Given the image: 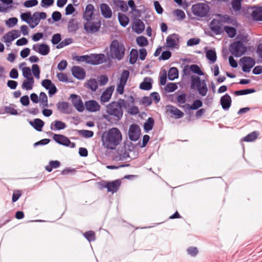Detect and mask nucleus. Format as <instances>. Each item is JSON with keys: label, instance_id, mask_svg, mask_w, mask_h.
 Returning <instances> with one entry per match:
<instances>
[{"label": "nucleus", "instance_id": "f257e3e1", "mask_svg": "<svg viewBox=\"0 0 262 262\" xmlns=\"http://www.w3.org/2000/svg\"><path fill=\"white\" fill-rule=\"evenodd\" d=\"M103 145L107 149H115V128H112L102 136Z\"/></svg>", "mask_w": 262, "mask_h": 262}, {"label": "nucleus", "instance_id": "f03ea898", "mask_svg": "<svg viewBox=\"0 0 262 262\" xmlns=\"http://www.w3.org/2000/svg\"><path fill=\"white\" fill-rule=\"evenodd\" d=\"M192 89L196 88L199 94L202 96L206 95L208 89L204 80H201L200 78L196 76H192L191 77V85Z\"/></svg>", "mask_w": 262, "mask_h": 262}, {"label": "nucleus", "instance_id": "7ed1b4c3", "mask_svg": "<svg viewBox=\"0 0 262 262\" xmlns=\"http://www.w3.org/2000/svg\"><path fill=\"white\" fill-rule=\"evenodd\" d=\"M210 10L209 6L205 3H197L192 6L193 14L197 16L203 17L206 16Z\"/></svg>", "mask_w": 262, "mask_h": 262}, {"label": "nucleus", "instance_id": "20e7f679", "mask_svg": "<svg viewBox=\"0 0 262 262\" xmlns=\"http://www.w3.org/2000/svg\"><path fill=\"white\" fill-rule=\"evenodd\" d=\"M247 51V48L239 41L233 42L230 47V51L235 57H240Z\"/></svg>", "mask_w": 262, "mask_h": 262}, {"label": "nucleus", "instance_id": "39448f33", "mask_svg": "<svg viewBox=\"0 0 262 262\" xmlns=\"http://www.w3.org/2000/svg\"><path fill=\"white\" fill-rule=\"evenodd\" d=\"M101 26L99 20H91L87 21L84 24V29L88 33H94L99 31Z\"/></svg>", "mask_w": 262, "mask_h": 262}, {"label": "nucleus", "instance_id": "423d86ee", "mask_svg": "<svg viewBox=\"0 0 262 262\" xmlns=\"http://www.w3.org/2000/svg\"><path fill=\"white\" fill-rule=\"evenodd\" d=\"M53 139L59 144L65 146H69L71 148H74L75 147V144L73 142H71L69 138L64 135L54 134L53 137Z\"/></svg>", "mask_w": 262, "mask_h": 262}, {"label": "nucleus", "instance_id": "0eeeda50", "mask_svg": "<svg viewBox=\"0 0 262 262\" xmlns=\"http://www.w3.org/2000/svg\"><path fill=\"white\" fill-rule=\"evenodd\" d=\"M46 17L47 14L45 12H34L32 15H31L30 27L31 28H35L39 24L40 19H45Z\"/></svg>", "mask_w": 262, "mask_h": 262}, {"label": "nucleus", "instance_id": "6e6552de", "mask_svg": "<svg viewBox=\"0 0 262 262\" xmlns=\"http://www.w3.org/2000/svg\"><path fill=\"white\" fill-rule=\"evenodd\" d=\"M240 61L243 64L242 70L244 72H249L255 64V60L250 57H243Z\"/></svg>", "mask_w": 262, "mask_h": 262}, {"label": "nucleus", "instance_id": "1a4fd4ad", "mask_svg": "<svg viewBox=\"0 0 262 262\" xmlns=\"http://www.w3.org/2000/svg\"><path fill=\"white\" fill-rule=\"evenodd\" d=\"M106 61L103 54H91L89 55V64L98 65Z\"/></svg>", "mask_w": 262, "mask_h": 262}, {"label": "nucleus", "instance_id": "9d476101", "mask_svg": "<svg viewBox=\"0 0 262 262\" xmlns=\"http://www.w3.org/2000/svg\"><path fill=\"white\" fill-rule=\"evenodd\" d=\"M129 75L128 71L124 70L123 71L120 78V81L117 85V91L120 94H122L124 92V88L126 84L127 79Z\"/></svg>", "mask_w": 262, "mask_h": 262}, {"label": "nucleus", "instance_id": "9b49d317", "mask_svg": "<svg viewBox=\"0 0 262 262\" xmlns=\"http://www.w3.org/2000/svg\"><path fill=\"white\" fill-rule=\"evenodd\" d=\"M166 42L168 48L178 49L179 48V36L177 34L169 35L167 36Z\"/></svg>", "mask_w": 262, "mask_h": 262}, {"label": "nucleus", "instance_id": "f8f14e48", "mask_svg": "<svg viewBox=\"0 0 262 262\" xmlns=\"http://www.w3.org/2000/svg\"><path fill=\"white\" fill-rule=\"evenodd\" d=\"M129 138L130 140L136 141L138 140L140 135V128L137 124L130 126L128 132Z\"/></svg>", "mask_w": 262, "mask_h": 262}, {"label": "nucleus", "instance_id": "ddd939ff", "mask_svg": "<svg viewBox=\"0 0 262 262\" xmlns=\"http://www.w3.org/2000/svg\"><path fill=\"white\" fill-rule=\"evenodd\" d=\"M70 98L71 99L73 105L77 111L79 112H83L84 109V107L80 97L77 95L72 94L70 96Z\"/></svg>", "mask_w": 262, "mask_h": 262}, {"label": "nucleus", "instance_id": "4468645a", "mask_svg": "<svg viewBox=\"0 0 262 262\" xmlns=\"http://www.w3.org/2000/svg\"><path fill=\"white\" fill-rule=\"evenodd\" d=\"M32 49L41 55H47L50 52V47L45 43L35 44L33 46Z\"/></svg>", "mask_w": 262, "mask_h": 262}, {"label": "nucleus", "instance_id": "2eb2a0df", "mask_svg": "<svg viewBox=\"0 0 262 262\" xmlns=\"http://www.w3.org/2000/svg\"><path fill=\"white\" fill-rule=\"evenodd\" d=\"M57 107L58 111L63 114H69L72 113L71 105L67 102H59L57 104Z\"/></svg>", "mask_w": 262, "mask_h": 262}, {"label": "nucleus", "instance_id": "dca6fc26", "mask_svg": "<svg viewBox=\"0 0 262 262\" xmlns=\"http://www.w3.org/2000/svg\"><path fill=\"white\" fill-rule=\"evenodd\" d=\"M167 112L176 119L181 118L184 116V113L181 110L172 105L167 106Z\"/></svg>", "mask_w": 262, "mask_h": 262}, {"label": "nucleus", "instance_id": "f3484780", "mask_svg": "<svg viewBox=\"0 0 262 262\" xmlns=\"http://www.w3.org/2000/svg\"><path fill=\"white\" fill-rule=\"evenodd\" d=\"M125 48L123 44L118 42L116 40V59L120 60L122 59L125 54Z\"/></svg>", "mask_w": 262, "mask_h": 262}, {"label": "nucleus", "instance_id": "a211bd4d", "mask_svg": "<svg viewBox=\"0 0 262 262\" xmlns=\"http://www.w3.org/2000/svg\"><path fill=\"white\" fill-rule=\"evenodd\" d=\"M98 185L101 189L106 188L108 192H111L114 193L115 191V181L108 182L102 181L98 183Z\"/></svg>", "mask_w": 262, "mask_h": 262}, {"label": "nucleus", "instance_id": "6ab92c4d", "mask_svg": "<svg viewBox=\"0 0 262 262\" xmlns=\"http://www.w3.org/2000/svg\"><path fill=\"white\" fill-rule=\"evenodd\" d=\"M106 113L107 114L103 115L104 118L108 122L112 123V117L115 116V102L113 101L106 106Z\"/></svg>", "mask_w": 262, "mask_h": 262}, {"label": "nucleus", "instance_id": "aec40b11", "mask_svg": "<svg viewBox=\"0 0 262 262\" xmlns=\"http://www.w3.org/2000/svg\"><path fill=\"white\" fill-rule=\"evenodd\" d=\"M73 75L78 79H83L85 77V73L82 68L78 66H74L72 69Z\"/></svg>", "mask_w": 262, "mask_h": 262}, {"label": "nucleus", "instance_id": "412c9836", "mask_svg": "<svg viewBox=\"0 0 262 262\" xmlns=\"http://www.w3.org/2000/svg\"><path fill=\"white\" fill-rule=\"evenodd\" d=\"M85 106L89 112H95L100 110V106L99 103L95 100H89L85 103Z\"/></svg>", "mask_w": 262, "mask_h": 262}, {"label": "nucleus", "instance_id": "4be33fe9", "mask_svg": "<svg viewBox=\"0 0 262 262\" xmlns=\"http://www.w3.org/2000/svg\"><path fill=\"white\" fill-rule=\"evenodd\" d=\"M117 104L119 107V108H116V118H117V120H119L123 115L122 108H127V103L124 100L120 99L117 102Z\"/></svg>", "mask_w": 262, "mask_h": 262}, {"label": "nucleus", "instance_id": "5701e85b", "mask_svg": "<svg viewBox=\"0 0 262 262\" xmlns=\"http://www.w3.org/2000/svg\"><path fill=\"white\" fill-rule=\"evenodd\" d=\"M132 29L134 31L138 34H141L145 29V26L143 21L140 19H136L133 23Z\"/></svg>", "mask_w": 262, "mask_h": 262}, {"label": "nucleus", "instance_id": "b1692460", "mask_svg": "<svg viewBox=\"0 0 262 262\" xmlns=\"http://www.w3.org/2000/svg\"><path fill=\"white\" fill-rule=\"evenodd\" d=\"M94 7L91 4H88L86 7L83 14V18L87 20H92V16L94 13Z\"/></svg>", "mask_w": 262, "mask_h": 262}, {"label": "nucleus", "instance_id": "393cba45", "mask_svg": "<svg viewBox=\"0 0 262 262\" xmlns=\"http://www.w3.org/2000/svg\"><path fill=\"white\" fill-rule=\"evenodd\" d=\"M113 91V86H110L106 89V90L103 92L100 97L101 101L103 103L108 101L112 96Z\"/></svg>", "mask_w": 262, "mask_h": 262}, {"label": "nucleus", "instance_id": "a878e982", "mask_svg": "<svg viewBox=\"0 0 262 262\" xmlns=\"http://www.w3.org/2000/svg\"><path fill=\"white\" fill-rule=\"evenodd\" d=\"M210 30L216 34H219L222 32V27L220 25L219 20L213 19L210 24Z\"/></svg>", "mask_w": 262, "mask_h": 262}, {"label": "nucleus", "instance_id": "bb28decb", "mask_svg": "<svg viewBox=\"0 0 262 262\" xmlns=\"http://www.w3.org/2000/svg\"><path fill=\"white\" fill-rule=\"evenodd\" d=\"M231 104V98L228 94H226L221 98V104L223 109H228L230 107Z\"/></svg>", "mask_w": 262, "mask_h": 262}, {"label": "nucleus", "instance_id": "cd10ccee", "mask_svg": "<svg viewBox=\"0 0 262 262\" xmlns=\"http://www.w3.org/2000/svg\"><path fill=\"white\" fill-rule=\"evenodd\" d=\"M66 127L65 123L59 120H55L51 124L50 129L52 130H61L66 128Z\"/></svg>", "mask_w": 262, "mask_h": 262}, {"label": "nucleus", "instance_id": "c85d7f7f", "mask_svg": "<svg viewBox=\"0 0 262 262\" xmlns=\"http://www.w3.org/2000/svg\"><path fill=\"white\" fill-rule=\"evenodd\" d=\"M100 8L101 14L103 17L105 18H110L112 16V10L107 4H101Z\"/></svg>", "mask_w": 262, "mask_h": 262}, {"label": "nucleus", "instance_id": "c756f323", "mask_svg": "<svg viewBox=\"0 0 262 262\" xmlns=\"http://www.w3.org/2000/svg\"><path fill=\"white\" fill-rule=\"evenodd\" d=\"M79 29V24L74 19H70L68 24V30L70 33H75Z\"/></svg>", "mask_w": 262, "mask_h": 262}, {"label": "nucleus", "instance_id": "7c9ffc66", "mask_svg": "<svg viewBox=\"0 0 262 262\" xmlns=\"http://www.w3.org/2000/svg\"><path fill=\"white\" fill-rule=\"evenodd\" d=\"M252 17L254 20H262V8L256 7L252 12Z\"/></svg>", "mask_w": 262, "mask_h": 262}, {"label": "nucleus", "instance_id": "2f4dec72", "mask_svg": "<svg viewBox=\"0 0 262 262\" xmlns=\"http://www.w3.org/2000/svg\"><path fill=\"white\" fill-rule=\"evenodd\" d=\"M30 124L38 132L42 130V128L44 125L43 121L40 119H35L33 122H30Z\"/></svg>", "mask_w": 262, "mask_h": 262}, {"label": "nucleus", "instance_id": "473e14b6", "mask_svg": "<svg viewBox=\"0 0 262 262\" xmlns=\"http://www.w3.org/2000/svg\"><path fill=\"white\" fill-rule=\"evenodd\" d=\"M259 135V133L257 131H254L248 135H247L246 137H245L242 141L245 142H253L255 141Z\"/></svg>", "mask_w": 262, "mask_h": 262}, {"label": "nucleus", "instance_id": "72a5a7b5", "mask_svg": "<svg viewBox=\"0 0 262 262\" xmlns=\"http://www.w3.org/2000/svg\"><path fill=\"white\" fill-rule=\"evenodd\" d=\"M151 79L149 78H145L140 84V89L143 90H149L152 88V84L150 82Z\"/></svg>", "mask_w": 262, "mask_h": 262}, {"label": "nucleus", "instance_id": "f704fd0d", "mask_svg": "<svg viewBox=\"0 0 262 262\" xmlns=\"http://www.w3.org/2000/svg\"><path fill=\"white\" fill-rule=\"evenodd\" d=\"M34 83V79L25 80L21 85V88L27 91L31 90L33 89Z\"/></svg>", "mask_w": 262, "mask_h": 262}, {"label": "nucleus", "instance_id": "c9c22d12", "mask_svg": "<svg viewBox=\"0 0 262 262\" xmlns=\"http://www.w3.org/2000/svg\"><path fill=\"white\" fill-rule=\"evenodd\" d=\"M86 84L87 87L93 92H95L98 88V82L94 78H92L88 80Z\"/></svg>", "mask_w": 262, "mask_h": 262}, {"label": "nucleus", "instance_id": "e433bc0d", "mask_svg": "<svg viewBox=\"0 0 262 262\" xmlns=\"http://www.w3.org/2000/svg\"><path fill=\"white\" fill-rule=\"evenodd\" d=\"M203 105V103L200 100H195L191 105L186 104L185 106L188 110H196Z\"/></svg>", "mask_w": 262, "mask_h": 262}, {"label": "nucleus", "instance_id": "4c0bfd02", "mask_svg": "<svg viewBox=\"0 0 262 262\" xmlns=\"http://www.w3.org/2000/svg\"><path fill=\"white\" fill-rule=\"evenodd\" d=\"M118 16L120 25L124 27H126L129 23L128 17L126 15L120 13H118Z\"/></svg>", "mask_w": 262, "mask_h": 262}, {"label": "nucleus", "instance_id": "58836bf2", "mask_svg": "<svg viewBox=\"0 0 262 262\" xmlns=\"http://www.w3.org/2000/svg\"><path fill=\"white\" fill-rule=\"evenodd\" d=\"M178 70L177 68L172 67L170 68L168 73V78L169 80H174L178 77Z\"/></svg>", "mask_w": 262, "mask_h": 262}, {"label": "nucleus", "instance_id": "ea45409f", "mask_svg": "<svg viewBox=\"0 0 262 262\" xmlns=\"http://www.w3.org/2000/svg\"><path fill=\"white\" fill-rule=\"evenodd\" d=\"M154 125V120L152 118L149 117L147 119V121L144 123V128L146 132L151 130Z\"/></svg>", "mask_w": 262, "mask_h": 262}, {"label": "nucleus", "instance_id": "a19ab883", "mask_svg": "<svg viewBox=\"0 0 262 262\" xmlns=\"http://www.w3.org/2000/svg\"><path fill=\"white\" fill-rule=\"evenodd\" d=\"M206 56L207 58L212 63H214L216 60V54L215 52L212 50H209L206 52Z\"/></svg>", "mask_w": 262, "mask_h": 262}, {"label": "nucleus", "instance_id": "79ce46f5", "mask_svg": "<svg viewBox=\"0 0 262 262\" xmlns=\"http://www.w3.org/2000/svg\"><path fill=\"white\" fill-rule=\"evenodd\" d=\"M106 53L108 59L114 58V56L115 55V40H113L111 42L109 52L108 49L106 50Z\"/></svg>", "mask_w": 262, "mask_h": 262}, {"label": "nucleus", "instance_id": "37998d69", "mask_svg": "<svg viewBox=\"0 0 262 262\" xmlns=\"http://www.w3.org/2000/svg\"><path fill=\"white\" fill-rule=\"evenodd\" d=\"M60 163L58 161H51L49 164L45 168L48 172H51L53 168H57L60 166Z\"/></svg>", "mask_w": 262, "mask_h": 262}, {"label": "nucleus", "instance_id": "c03bdc74", "mask_svg": "<svg viewBox=\"0 0 262 262\" xmlns=\"http://www.w3.org/2000/svg\"><path fill=\"white\" fill-rule=\"evenodd\" d=\"M138 53L137 50L132 49L130 52L129 62L131 64H134L138 58Z\"/></svg>", "mask_w": 262, "mask_h": 262}, {"label": "nucleus", "instance_id": "a18cd8bd", "mask_svg": "<svg viewBox=\"0 0 262 262\" xmlns=\"http://www.w3.org/2000/svg\"><path fill=\"white\" fill-rule=\"evenodd\" d=\"M79 135L86 138H90L94 136V132L89 130H78Z\"/></svg>", "mask_w": 262, "mask_h": 262}, {"label": "nucleus", "instance_id": "49530a36", "mask_svg": "<svg viewBox=\"0 0 262 262\" xmlns=\"http://www.w3.org/2000/svg\"><path fill=\"white\" fill-rule=\"evenodd\" d=\"M136 42L140 47H145L148 45V40L147 38L143 36L137 37L136 39Z\"/></svg>", "mask_w": 262, "mask_h": 262}, {"label": "nucleus", "instance_id": "de8ad7c7", "mask_svg": "<svg viewBox=\"0 0 262 262\" xmlns=\"http://www.w3.org/2000/svg\"><path fill=\"white\" fill-rule=\"evenodd\" d=\"M39 100L43 107H48V97L46 94L44 92H41L39 94Z\"/></svg>", "mask_w": 262, "mask_h": 262}, {"label": "nucleus", "instance_id": "09e8293b", "mask_svg": "<svg viewBox=\"0 0 262 262\" xmlns=\"http://www.w3.org/2000/svg\"><path fill=\"white\" fill-rule=\"evenodd\" d=\"M225 31L226 32L228 36L233 38L235 36L236 34V29L232 27H225Z\"/></svg>", "mask_w": 262, "mask_h": 262}, {"label": "nucleus", "instance_id": "8fccbe9b", "mask_svg": "<svg viewBox=\"0 0 262 262\" xmlns=\"http://www.w3.org/2000/svg\"><path fill=\"white\" fill-rule=\"evenodd\" d=\"M255 92V90L253 89H245L242 90L236 91L234 92V94L236 96L247 95L251 94Z\"/></svg>", "mask_w": 262, "mask_h": 262}, {"label": "nucleus", "instance_id": "3c124183", "mask_svg": "<svg viewBox=\"0 0 262 262\" xmlns=\"http://www.w3.org/2000/svg\"><path fill=\"white\" fill-rule=\"evenodd\" d=\"M23 76L26 78L27 80L30 79H33L31 75V69L29 67H25L23 69Z\"/></svg>", "mask_w": 262, "mask_h": 262}, {"label": "nucleus", "instance_id": "603ef678", "mask_svg": "<svg viewBox=\"0 0 262 262\" xmlns=\"http://www.w3.org/2000/svg\"><path fill=\"white\" fill-rule=\"evenodd\" d=\"M117 5L120 7V10L123 12H126L128 10V7L126 4L123 1H116V6Z\"/></svg>", "mask_w": 262, "mask_h": 262}, {"label": "nucleus", "instance_id": "864d4df0", "mask_svg": "<svg viewBox=\"0 0 262 262\" xmlns=\"http://www.w3.org/2000/svg\"><path fill=\"white\" fill-rule=\"evenodd\" d=\"M32 71L33 75L37 79L40 77V70L39 66L37 64H34L32 66Z\"/></svg>", "mask_w": 262, "mask_h": 262}, {"label": "nucleus", "instance_id": "5fc2aeb1", "mask_svg": "<svg viewBox=\"0 0 262 262\" xmlns=\"http://www.w3.org/2000/svg\"><path fill=\"white\" fill-rule=\"evenodd\" d=\"M83 235L89 242L94 241L95 239V234L93 231L86 232Z\"/></svg>", "mask_w": 262, "mask_h": 262}, {"label": "nucleus", "instance_id": "6e6d98bb", "mask_svg": "<svg viewBox=\"0 0 262 262\" xmlns=\"http://www.w3.org/2000/svg\"><path fill=\"white\" fill-rule=\"evenodd\" d=\"M73 42V39L72 38H66L62 40L61 42H60L57 46V48L60 49L63 48L64 47L68 46Z\"/></svg>", "mask_w": 262, "mask_h": 262}, {"label": "nucleus", "instance_id": "4d7b16f0", "mask_svg": "<svg viewBox=\"0 0 262 262\" xmlns=\"http://www.w3.org/2000/svg\"><path fill=\"white\" fill-rule=\"evenodd\" d=\"M190 70L194 73L199 75H203L204 74L200 67L196 64H192L190 66Z\"/></svg>", "mask_w": 262, "mask_h": 262}, {"label": "nucleus", "instance_id": "13d9d810", "mask_svg": "<svg viewBox=\"0 0 262 262\" xmlns=\"http://www.w3.org/2000/svg\"><path fill=\"white\" fill-rule=\"evenodd\" d=\"M242 0H233L232 3V7L235 11H239L241 8V2Z\"/></svg>", "mask_w": 262, "mask_h": 262}, {"label": "nucleus", "instance_id": "bf43d9fd", "mask_svg": "<svg viewBox=\"0 0 262 262\" xmlns=\"http://www.w3.org/2000/svg\"><path fill=\"white\" fill-rule=\"evenodd\" d=\"M15 39V37H12L11 33L9 32L3 37V40L6 43H10Z\"/></svg>", "mask_w": 262, "mask_h": 262}, {"label": "nucleus", "instance_id": "052dcab7", "mask_svg": "<svg viewBox=\"0 0 262 262\" xmlns=\"http://www.w3.org/2000/svg\"><path fill=\"white\" fill-rule=\"evenodd\" d=\"M37 0H28L24 3V6L26 8H31L36 6L38 4Z\"/></svg>", "mask_w": 262, "mask_h": 262}, {"label": "nucleus", "instance_id": "680f3d73", "mask_svg": "<svg viewBox=\"0 0 262 262\" xmlns=\"http://www.w3.org/2000/svg\"><path fill=\"white\" fill-rule=\"evenodd\" d=\"M17 19L16 17H12L6 21V25L9 28L14 27L17 23Z\"/></svg>", "mask_w": 262, "mask_h": 262}, {"label": "nucleus", "instance_id": "e2e57ef3", "mask_svg": "<svg viewBox=\"0 0 262 262\" xmlns=\"http://www.w3.org/2000/svg\"><path fill=\"white\" fill-rule=\"evenodd\" d=\"M31 14L30 12L22 13L20 15L21 19L30 25Z\"/></svg>", "mask_w": 262, "mask_h": 262}, {"label": "nucleus", "instance_id": "0e129e2a", "mask_svg": "<svg viewBox=\"0 0 262 262\" xmlns=\"http://www.w3.org/2000/svg\"><path fill=\"white\" fill-rule=\"evenodd\" d=\"M61 39V35L59 33H57L53 35L51 42L53 45H57L59 43Z\"/></svg>", "mask_w": 262, "mask_h": 262}, {"label": "nucleus", "instance_id": "69168bd1", "mask_svg": "<svg viewBox=\"0 0 262 262\" xmlns=\"http://www.w3.org/2000/svg\"><path fill=\"white\" fill-rule=\"evenodd\" d=\"M175 15L180 19L182 20L186 17L185 14L183 11L180 9H177L174 11Z\"/></svg>", "mask_w": 262, "mask_h": 262}, {"label": "nucleus", "instance_id": "338daca9", "mask_svg": "<svg viewBox=\"0 0 262 262\" xmlns=\"http://www.w3.org/2000/svg\"><path fill=\"white\" fill-rule=\"evenodd\" d=\"M176 99L178 103L184 104L186 101V95L185 93L179 95L177 96Z\"/></svg>", "mask_w": 262, "mask_h": 262}, {"label": "nucleus", "instance_id": "774afa93", "mask_svg": "<svg viewBox=\"0 0 262 262\" xmlns=\"http://www.w3.org/2000/svg\"><path fill=\"white\" fill-rule=\"evenodd\" d=\"M177 88V85L175 83H169L166 85L165 90L168 92H172L174 91Z\"/></svg>", "mask_w": 262, "mask_h": 262}]
</instances>
